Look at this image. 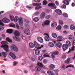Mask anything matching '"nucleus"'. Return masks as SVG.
<instances>
[{
	"label": "nucleus",
	"instance_id": "f257e3e1",
	"mask_svg": "<svg viewBox=\"0 0 75 75\" xmlns=\"http://www.w3.org/2000/svg\"><path fill=\"white\" fill-rule=\"evenodd\" d=\"M4 23H5V24H8L10 21L9 19L7 18H4L2 19L1 20Z\"/></svg>",
	"mask_w": 75,
	"mask_h": 75
},
{
	"label": "nucleus",
	"instance_id": "f03ea898",
	"mask_svg": "<svg viewBox=\"0 0 75 75\" xmlns=\"http://www.w3.org/2000/svg\"><path fill=\"white\" fill-rule=\"evenodd\" d=\"M48 6L49 7H51V8L53 10H54L57 8V6H55V4L54 3H50L49 4Z\"/></svg>",
	"mask_w": 75,
	"mask_h": 75
},
{
	"label": "nucleus",
	"instance_id": "7ed1b4c3",
	"mask_svg": "<svg viewBox=\"0 0 75 75\" xmlns=\"http://www.w3.org/2000/svg\"><path fill=\"white\" fill-rule=\"evenodd\" d=\"M11 49L12 50H14L15 51H18V49L17 48V47L14 45H12L11 47Z\"/></svg>",
	"mask_w": 75,
	"mask_h": 75
},
{
	"label": "nucleus",
	"instance_id": "20e7f679",
	"mask_svg": "<svg viewBox=\"0 0 75 75\" xmlns=\"http://www.w3.org/2000/svg\"><path fill=\"white\" fill-rule=\"evenodd\" d=\"M1 47L2 48H3L4 49V50L6 52H8V46L7 45H3L1 46Z\"/></svg>",
	"mask_w": 75,
	"mask_h": 75
},
{
	"label": "nucleus",
	"instance_id": "39448f33",
	"mask_svg": "<svg viewBox=\"0 0 75 75\" xmlns=\"http://www.w3.org/2000/svg\"><path fill=\"white\" fill-rule=\"evenodd\" d=\"M19 23L21 26H23L24 24V23L23 22V19L22 18H20L19 19Z\"/></svg>",
	"mask_w": 75,
	"mask_h": 75
},
{
	"label": "nucleus",
	"instance_id": "423d86ee",
	"mask_svg": "<svg viewBox=\"0 0 75 75\" xmlns=\"http://www.w3.org/2000/svg\"><path fill=\"white\" fill-rule=\"evenodd\" d=\"M68 45H67L66 44H64L62 46L63 51H65L68 48Z\"/></svg>",
	"mask_w": 75,
	"mask_h": 75
},
{
	"label": "nucleus",
	"instance_id": "0eeeda50",
	"mask_svg": "<svg viewBox=\"0 0 75 75\" xmlns=\"http://www.w3.org/2000/svg\"><path fill=\"white\" fill-rule=\"evenodd\" d=\"M44 35H46L45 37V40H46V41H49L50 40V39H49V38H50V36H49V35L47 33H45L44 34Z\"/></svg>",
	"mask_w": 75,
	"mask_h": 75
},
{
	"label": "nucleus",
	"instance_id": "6e6552de",
	"mask_svg": "<svg viewBox=\"0 0 75 75\" xmlns=\"http://www.w3.org/2000/svg\"><path fill=\"white\" fill-rule=\"evenodd\" d=\"M13 39L15 41H16L18 42H20L21 41V39L18 36H13Z\"/></svg>",
	"mask_w": 75,
	"mask_h": 75
},
{
	"label": "nucleus",
	"instance_id": "1a4fd4ad",
	"mask_svg": "<svg viewBox=\"0 0 75 75\" xmlns=\"http://www.w3.org/2000/svg\"><path fill=\"white\" fill-rule=\"evenodd\" d=\"M70 67H72V68L74 67V66L72 65H68L67 67L65 68V66L64 65H62V68L63 69H65L66 68H69Z\"/></svg>",
	"mask_w": 75,
	"mask_h": 75
},
{
	"label": "nucleus",
	"instance_id": "9d476101",
	"mask_svg": "<svg viewBox=\"0 0 75 75\" xmlns=\"http://www.w3.org/2000/svg\"><path fill=\"white\" fill-rule=\"evenodd\" d=\"M13 34L15 35L14 37H18L20 35L19 32L17 30H15Z\"/></svg>",
	"mask_w": 75,
	"mask_h": 75
},
{
	"label": "nucleus",
	"instance_id": "9b49d317",
	"mask_svg": "<svg viewBox=\"0 0 75 75\" xmlns=\"http://www.w3.org/2000/svg\"><path fill=\"white\" fill-rule=\"evenodd\" d=\"M37 40L38 42H39L40 43H42L44 42L43 41V39L42 38L40 37H38L37 38Z\"/></svg>",
	"mask_w": 75,
	"mask_h": 75
},
{
	"label": "nucleus",
	"instance_id": "f8f14e48",
	"mask_svg": "<svg viewBox=\"0 0 75 75\" xmlns=\"http://www.w3.org/2000/svg\"><path fill=\"white\" fill-rule=\"evenodd\" d=\"M45 13L43 12L40 16V19H44V18H45Z\"/></svg>",
	"mask_w": 75,
	"mask_h": 75
},
{
	"label": "nucleus",
	"instance_id": "ddd939ff",
	"mask_svg": "<svg viewBox=\"0 0 75 75\" xmlns=\"http://www.w3.org/2000/svg\"><path fill=\"white\" fill-rule=\"evenodd\" d=\"M71 1V0H63V3L66 5H69V1L70 2Z\"/></svg>",
	"mask_w": 75,
	"mask_h": 75
},
{
	"label": "nucleus",
	"instance_id": "4468645a",
	"mask_svg": "<svg viewBox=\"0 0 75 75\" xmlns=\"http://www.w3.org/2000/svg\"><path fill=\"white\" fill-rule=\"evenodd\" d=\"M55 12L57 13V14H59V15H62V11H61L60 10H59V9H57L55 10Z\"/></svg>",
	"mask_w": 75,
	"mask_h": 75
},
{
	"label": "nucleus",
	"instance_id": "2eb2a0df",
	"mask_svg": "<svg viewBox=\"0 0 75 75\" xmlns=\"http://www.w3.org/2000/svg\"><path fill=\"white\" fill-rule=\"evenodd\" d=\"M24 33L27 35H30V30L28 29H25L24 31Z\"/></svg>",
	"mask_w": 75,
	"mask_h": 75
},
{
	"label": "nucleus",
	"instance_id": "dca6fc26",
	"mask_svg": "<svg viewBox=\"0 0 75 75\" xmlns=\"http://www.w3.org/2000/svg\"><path fill=\"white\" fill-rule=\"evenodd\" d=\"M35 53L36 55H38L40 54V50L38 49L35 50Z\"/></svg>",
	"mask_w": 75,
	"mask_h": 75
},
{
	"label": "nucleus",
	"instance_id": "f3484780",
	"mask_svg": "<svg viewBox=\"0 0 75 75\" xmlns=\"http://www.w3.org/2000/svg\"><path fill=\"white\" fill-rule=\"evenodd\" d=\"M48 45L50 47H54V44L52 42H49L48 43Z\"/></svg>",
	"mask_w": 75,
	"mask_h": 75
},
{
	"label": "nucleus",
	"instance_id": "a211bd4d",
	"mask_svg": "<svg viewBox=\"0 0 75 75\" xmlns=\"http://www.w3.org/2000/svg\"><path fill=\"white\" fill-rule=\"evenodd\" d=\"M34 45L36 48H38V47H39L40 46V45L36 42H34Z\"/></svg>",
	"mask_w": 75,
	"mask_h": 75
},
{
	"label": "nucleus",
	"instance_id": "6ab92c4d",
	"mask_svg": "<svg viewBox=\"0 0 75 75\" xmlns=\"http://www.w3.org/2000/svg\"><path fill=\"white\" fill-rule=\"evenodd\" d=\"M47 73L49 75H54L55 74L52 71L49 70L47 71Z\"/></svg>",
	"mask_w": 75,
	"mask_h": 75
},
{
	"label": "nucleus",
	"instance_id": "aec40b11",
	"mask_svg": "<svg viewBox=\"0 0 75 75\" xmlns=\"http://www.w3.org/2000/svg\"><path fill=\"white\" fill-rule=\"evenodd\" d=\"M13 31V30L12 29H9L7 30L6 33L8 34H11L12 33Z\"/></svg>",
	"mask_w": 75,
	"mask_h": 75
},
{
	"label": "nucleus",
	"instance_id": "412c9836",
	"mask_svg": "<svg viewBox=\"0 0 75 75\" xmlns=\"http://www.w3.org/2000/svg\"><path fill=\"white\" fill-rule=\"evenodd\" d=\"M66 44L69 47H71V42L69 40H67L66 41Z\"/></svg>",
	"mask_w": 75,
	"mask_h": 75
},
{
	"label": "nucleus",
	"instance_id": "4be33fe9",
	"mask_svg": "<svg viewBox=\"0 0 75 75\" xmlns=\"http://www.w3.org/2000/svg\"><path fill=\"white\" fill-rule=\"evenodd\" d=\"M52 37L54 38H56L57 37V34L54 33H52Z\"/></svg>",
	"mask_w": 75,
	"mask_h": 75
},
{
	"label": "nucleus",
	"instance_id": "5701e85b",
	"mask_svg": "<svg viewBox=\"0 0 75 75\" xmlns=\"http://www.w3.org/2000/svg\"><path fill=\"white\" fill-rule=\"evenodd\" d=\"M52 27H55L57 25V24L56 22H53L51 25Z\"/></svg>",
	"mask_w": 75,
	"mask_h": 75
},
{
	"label": "nucleus",
	"instance_id": "b1692460",
	"mask_svg": "<svg viewBox=\"0 0 75 75\" xmlns=\"http://www.w3.org/2000/svg\"><path fill=\"white\" fill-rule=\"evenodd\" d=\"M56 46L58 48H60L62 47V44L60 42H58L56 44Z\"/></svg>",
	"mask_w": 75,
	"mask_h": 75
},
{
	"label": "nucleus",
	"instance_id": "393cba45",
	"mask_svg": "<svg viewBox=\"0 0 75 75\" xmlns=\"http://www.w3.org/2000/svg\"><path fill=\"white\" fill-rule=\"evenodd\" d=\"M49 67L50 69H54V68H55V66H54L53 64H51L49 65Z\"/></svg>",
	"mask_w": 75,
	"mask_h": 75
},
{
	"label": "nucleus",
	"instance_id": "a878e982",
	"mask_svg": "<svg viewBox=\"0 0 75 75\" xmlns=\"http://www.w3.org/2000/svg\"><path fill=\"white\" fill-rule=\"evenodd\" d=\"M18 20H19V18H18V17L17 16H15L14 19V21L15 23H17Z\"/></svg>",
	"mask_w": 75,
	"mask_h": 75
},
{
	"label": "nucleus",
	"instance_id": "bb28decb",
	"mask_svg": "<svg viewBox=\"0 0 75 75\" xmlns=\"http://www.w3.org/2000/svg\"><path fill=\"white\" fill-rule=\"evenodd\" d=\"M62 39V37L61 36H59L57 38V39L58 40V41L59 42L62 41L61 40Z\"/></svg>",
	"mask_w": 75,
	"mask_h": 75
},
{
	"label": "nucleus",
	"instance_id": "cd10ccee",
	"mask_svg": "<svg viewBox=\"0 0 75 75\" xmlns=\"http://www.w3.org/2000/svg\"><path fill=\"white\" fill-rule=\"evenodd\" d=\"M1 53L3 56H4V57L5 58L6 57L7 53L6 52H2Z\"/></svg>",
	"mask_w": 75,
	"mask_h": 75
},
{
	"label": "nucleus",
	"instance_id": "c85d7f7f",
	"mask_svg": "<svg viewBox=\"0 0 75 75\" xmlns=\"http://www.w3.org/2000/svg\"><path fill=\"white\" fill-rule=\"evenodd\" d=\"M29 45L30 47L31 48H34V45L33 43L31 42H30L29 43Z\"/></svg>",
	"mask_w": 75,
	"mask_h": 75
},
{
	"label": "nucleus",
	"instance_id": "c756f323",
	"mask_svg": "<svg viewBox=\"0 0 75 75\" xmlns=\"http://www.w3.org/2000/svg\"><path fill=\"white\" fill-rule=\"evenodd\" d=\"M6 40L8 42H12V40H11V39L9 38H6Z\"/></svg>",
	"mask_w": 75,
	"mask_h": 75
},
{
	"label": "nucleus",
	"instance_id": "7c9ffc66",
	"mask_svg": "<svg viewBox=\"0 0 75 75\" xmlns=\"http://www.w3.org/2000/svg\"><path fill=\"white\" fill-rule=\"evenodd\" d=\"M9 26L11 27H13V28H15L16 26H15V25L14 24V23H10L9 25Z\"/></svg>",
	"mask_w": 75,
	"mask_h": 75
},
{
	"label": "nucleus",
	"instance_id": "2f4dec72",
	"mask_svg": "<svg viewBox=\"0 0 75 75\" xmlns=\"http://www.w3.org/2000/svg\"><path fill=\"white\" fill-rule=\"evenodd\" d=\"M45 25H48L49 24H50V21L48 20H46L45 22Z\"/></svg>",
	"mask_w": 75,
	"mask_h": 75
},
{
	"label": "nucleus",
	"instance_id": "473e14b6",
	"mask_svg": "<svg viewBox=\"0 0 75 75\" xmlns=\"http://www.w3.org/2000/svg\"><path fill=\"white\" fill-rule=\"evenodd\" d=\"M67 37L69 39H72L74 38V36L69 35Z\"/></svg>",
	"mask_w": 75,
	"mask_h": 75
},
{
	"label": "nucleus",
	"instance_id": "72a5a7b5",
	"mask_svg": "<svg viewBox=\"0 0 75 75\" xmlns=\"http://www.w3.org/2000/svg\"><path fill=\"white\" fill-rule=\"evenodd\" d=\"M35 69L38 71H41V68L40 67H37L35 68Z\"/></svg>",
	"mask_w": 75,
	"mask_h": 75
},
{
	"label": "nucleus",
	"instance_id": "f704fd0d",
	"mask_svg": "<svg viewBox=\"0 0 75 75\" xmlns=\"http://www.w3.org/2000/svg\"><path fill=\"white\" fill-rule=\"evenodd\" d=\"M70 62V58H68L67 60L64 61V62L66 64H69Z\"/></svg>",
	"mask_w": 75,
	"mask_h": 75
},
{
	"label": "nucleus",
	"instance_id": "c9c22d12",
	"mask_svg": "<svg viewBox=\"0 0 75 75\" xmlns=\"http://www.w3.org/2000/svg\"><path fill=\"white\" fill-rule=\"evenodd\" d=\"M33 20L35 22H38L39 21V19L38 18H35L33 19Z\"/></svg>",
	"mask_w": 75,
	"mask_h": 75
},
{
	"label": "nucleus",
	"instance_id": "e433bc0d",
	"mask_svg": "<svg viewBox=\"0 0 75 75\" xmlns=\"http://www.w3.org/2000/svg\"><path fill=\"white\" fill-rule=\"evenodd\" d=\"M37 65H38V66H39V67H41V68L43 67V65L42 64V63L38 62L37 64Z\"/></svg>",
	"mask_w": 75,
	"mask_h": 75
},
{
	"label": "nucleus",
	"instance_id": "4c0bfd02",
	"mask_svg": "<svg viewBox=\"0 0 75 75\" xmlns=\"http://www.w3.org/2000/svg\"><path fill=\"white\" fill-rule=\"evenodd\" d=\"M41 8H42V7L41 6H36L35 8V10H40V9H41Z\"/></svg>",
	"mask_w": 75,
	"mask_h": 75
},
{
	"label": "nucleus",
	"instance_id": "58836bf2",
	"mask_svg": "<svg viewBox=\"0 0 75 75\" xmlns=\"http://www.w3.org/2000/svg\"><path fill=\"white\" fill-rule=\"evenodd\" d=\"M61 26L60 25H59L56 28V29L57 30H61Z\"/></svg>",
	"mask_w": 75,
	"mask_h": 75
},
{
	"label": "nucleus",
	"instance_id": "ea45409f",
	"mask_svg": "<svg viewBox=\"0 0 75 75\" xmlns=\"http://www.w3.org/2000/svg\"><path fill=\"white\" fill-rule=\"evenodd\" d=\"M70 29L71 30H73L75 29V26L74 25H71L70 26Z\"/></svg>",
	"mask_w": 75,
	"mask_h": 75
},
{
	"label": "nucleus",
	"instance_id": "a19ab883",
	"mask_svg": "<svg viewBox=\"0 0 75 75\" xmlns=\"http://www.w3.org/2000/svg\"><path fill=\"white\" fill-rule=\"evenodd\" d=\"M42 59H43V57H42V56L39 57L38 58L39 61H42Z\"/></svg>",
	"mask_w": 75,
	"mask_h": 75
},
{
	"label": "nucleus",
	"instance_id": "79ce46f5",
	"mask_svg": "<svg viewBox=\"0 0 75 75\" xmlns=\"http://www.w3.org/2000/svg\"><path fill=\"white\" fill-rule=\"evenodd\" d=\"M10 18L12 21H13L14 20V17L13 16H11L10 17Z\"/></svg>",
	"mask_w": 75,
	"mask_h": 75
},
{
	"label": "nucleus",
	"instance_id": "37998d69",
	"mask_svg": "<svg viewBox=\"0 0 75 75\" xmlns=\"http://www.w3.org/2000/svg\"><path fill=\"white\" fill-rule=\"evenodd\" d=\"M1 44H7V42L6 41H2L1 42Z\"/></svg>",
	"mask_w": 75,
	"mask_h": 75
},
{
	"label": "nucleus",
	"instance_id": "c03bdc74",
	"mask_svg": "<svg viewBox=\"0 0 75 75\" xmlns=\"http://www.w3.org/2000/svg\"><path fill=\"white\" fill-rule=\"evenodd\" d=\"M61 8H62L65 9V8H66V5H62L61 6Z\"/></svg>",
	"mask_w": 75,
	"mask_h": 75
},
{
	"label": "nucleus",
	"instance_id": "a18cd8bd",
	"mask_svg": "<svg viewBox=\"0 0 75 75\" xmlns=\"http://www.w3.org/2000/svg\"><path fill=\"white\" fill-rule=\"evenodd\" d=\"M59 24L60 25H62L63 24H64V23L63 22V21L61 20H59Z\"/></svg>",
	"mask_w": 75,
	"mask_h": 75
},
{
	"label": "nucleus",
	"instance_id": "49530a36",
	"mask_svg": "<svg viewBox=\"0 0 75 75\" xmlns=\"http://www.w3.org/2000/svg\"><path fill=\"white\" fill-rule=\"evenodd\" d=\"M51 56L52 57H53V58H54L55 57V55L54 53H52L51 54Z\"/></svg>",
	"mask_w": 75,
	"mask_h": 75
},
{
	"label": "nucleus",
	"instance_id": "de8ad7c7",
	"mask_svg": "<svg viewBox=\"0 0 75 75\" xmlns=\"http://www.w3.org/2000/svg\"><path fill=\"white\" fill-rule=\"evenodd\" d=\"M18 64V62H14L13 63V66H16L17 65V64Z\"/></svg>",
	"mask_w": 75,
	"mask_h": 75
},
{
	"label": "nucleus",
	"instance_id": "09e8293b",
	"mask_svg": "<svg viewBox=\"0 0 75 75\" xmlns=\"http://www.w3.org/2000/svg\"><path fill=\"white\" fill-rule=\"evenodd\" d=\"M63 16L64 17H68V14L65 13H63Z\"/></svg>",
	"mask_w": 75,
	"mask_h": 75
},
{
	"label": "nucleus",
	"instance_id": "8fccbe9b",
	"mask_svg": "<svg viewBox=\"0 0 75 75\" xmlns=\"http://www.w3.org/2000/svg\"><path fill=\"white\" fill-rule=\"evenodd\" d=\"M55 55H58L59 54V52L57 51H56L54 52Z\"/></svg>",
	"mask_w": 75,
	"mask_h": 75
},
{
	"label": "nucleus",
	"instance_id": "3c124183",
	"mask_svg": "<svg viewBox=\"0 0 75 75\" xmlns=\"http://www.w3.org/2000/svg\"><path fill=\"white\" fill-rule=\"evenodd\" d=\"M43 62L44 64H45L47 63V60L46 59H44L43 60Z\"/></svg>",
	"mask_w": 75,
	"mask_h": 75
},
{
	"label": "nucleus",
	"instance_id": "603ef678",
	"mask_svg": "<svg viewBox=\"0 0 75 75\" xmlns=\"http://www.w3.org/2000/svg\"><path fill=\"white\" fill-rule=\"evenodd\" d=\"M51 16L50 15H48L46 16V18L47 19H49L50 18H51Z\"/></svg>",
	"mask_w": 75,
	"mask_h": 75
},
{
	"label": "nucleus",
	"instance_id": "864d4df0",
	"mask_svg": "<svg viewBox=\"0 0 75 75\" xmlns=\"http://www.w3.org/2000/svg\"><path fill=\"white\" fill-rule=\"evenodd\" d=\"M75 47L74 45H73L72 46V47L71 48V51H74V50H75Z\"/></svg>",
	"mask_w": 75,
	"mask_h": 75
},
{
	"label": "nucleus",
	"instance_id": "5fc2aeb1",
	"mask_svg": "<svg viewBox=\"0 0 75 75\" xmlns=\"http://www.w3.org/2000/svg\"><path fill=\"white\" fill-rule=\"evenodd\" d=\"M43 4L44 5H46L47 4V1H44L43 2Z\"/></svg>",
	"mask_w": 75,
	"mask_h": 75
},
{
	"label": "nucleus",
	"instance_id": "6e6d98bb",
	"mask_svg": "<svg viewBox=\"0 0 75 75\" xmlns=\"http://www.w3.org/2000/svg\"><path fill=\"white\" fill-rule=\"evenodd\" d=\"M63 27L65 29H68V25H67L64 26Z\"/></svg>",
	"mask_w": 75,
	"mask_h": 75
},
{
	"label": "nucleus",
	"instance_id": "4d7b16f0",
	"mask_svg": "<svg viewBox=\"0 0 75 75\" xmlns=\"http://www.w3.org/2000/svg\"><path fill=\"white\" fill-rule=\"evenodd\" d=\"M0 25H2V26H4V24L0 20Z\"/></svg>",
	"mask_w": 75,
	"mask_h": 75
},
{
	"label": "nucleus",
	"instance_id": "13d9d810",
	"mask_svg": "<svg viewBox=\"0 0 75 75\" xmlns=\"http://www.w3.org/2000/svg\"><path fill=\"white\" fill-rule=\"evenodd\" d=\"M4 29V27H0V31H2Z\"/></svg>",
	"mask_w": 75,
	"mask_h": 75
},
{
	"label": "nucleus",
	"instance_id": "bf43d9fd",
	"mask_svg": "<svg viewBox=\"0 0 75 75\" xmlns=\"http://www.w3.org/2000/svg\"><path fill=\"white\" fill-rule=\"evenodd\" d=\"M11 57L12 58V59H16V56L14 54L12 56H11Z\"/></svg>",
	"mask_w": 75,
	"mask_h": 75
},
{
	"label": "nucleus",
	"instance_id": "052dcab7",
	"mask_svg": "<svg viewBox=\"0 0 75 75\" xmlns=\"http://www.w3.org/2000/svg\"><path fill=\"white\" fill-rule=\"evenodd\" d=\"M26 8H28V10H31L32 9L31 7H30L28 6H26Z\"/></svg>",
	"mask_w": 75,
	"mask_h": 75
},
{
	"label": "nucleus",
	"instance_id": "680f3d73",
	"mask_svg": "<svg viewBox=\"0 0 75 75\" xmlns=\"http://www.w3.org/2000/svg\"><path fill=\"white\" fill-rule=\"evenodd\" d=\"M43 57H47V58H50V56L48 55H46V54H44L43 55Z\"/></svg>",
	"mask_w": 75,
	"mask_h": 75
},
{
	"label": "nucleus",
	"instance_id": "e2e57ef3",
	"mask_svg": "<svg viewBox=\"0 0 75 75\" xmlns=\"http://www.w3.org/2000/svg\"><path fill=\"white\" fill-rule=\"evenodd\" d=\"M66 58V56L65 55H63L62 57V59H65Z\"/></svg>",
	"mask_w": 75,
	"mask_h": 75
},
{
	"label": "nucleus",
	"instance_id": "0e129e2a",
	"mask_svg": "<svg viewBox=\"0 0 75 75\" xmlns=\"http://www.w3.org/2000/svg\"><path fill=\"white\" fill-rule=\"evenodd\" d=\"M14 54L12 52H10L9 53V55L11 56V57H12Z\"/></svg>",
	"mask_w": 75,
	"mask_h": 75
},
{
	"label": "nucleus",
	"instance_id": "69168bd1",
	"mask_svg": "<svg viewBox=\"0 0 75 75\" xmlns=\"http://www.w3.org/2000/svg\"><path fill=\"white\" fill-rule=\"evenodd\" d=\"M25 26L26 27V28H28V27H29V25H28V24L26 23L25 24Z\"/></svg>",
	"mask_w": 75,
	"mask_h": 75
},
{
	"label": "nucleus",
	"instance_id": "338daca9",
	"mask_svg": "<svg viewBox=\"0 0 75 75\" xmlns=\"http://www.w3.org/2000/svg\"><path fill=\"white\" fill-rule=\"evenodd\" d=\"M42 25L43 27H45V22L42 23Z\"/></svg>",
	"mask_w": 75,
	"mask_h": 75
},
{
	"label": "nucleus",
	"instance_id": "774afa93",
	"mask_svg": "<svg viewBox=\"0 0 75 75\" xmlns=\"http://www.w3.org/2000/svg\"><path fill=\"white\" fill-rule=\"evenodd\" d=\"M43 47H44V45H42L40 47H38V49L39 50H40V49H41V48H43Z\"/></svg>",
	"mask_w": 75,
	"mask_h": 75
}]
</instances>
